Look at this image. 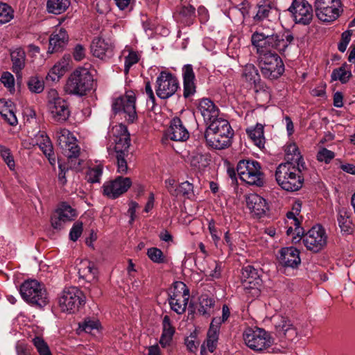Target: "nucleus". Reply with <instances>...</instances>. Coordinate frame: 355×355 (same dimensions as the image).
Listing matches in <instances>:
<instances>
[{"instance_id": "1", "label": "nucleus", "mask_w": 355, "mask_h": 355, "mask_svg": "<svg viewBox=\"0 0 355 355\" xmlns=\"http://www.w3.org/2000/svg\"><path fill=\"white\" fill-rule=\"evenodd\" d=\"M234 131L230 123L223 119L210 123L205 130L204 137L207 144L215 149H225L231 145Z\"/></svg>"}, {"instance_id": "5", "label": "nucleus", "mask_w": 355, "mask_h": 355, "mask_svg": "<svg viewBox=\"0 0 355 355\" xmlns=\"http://www.w3.org/2000/svg\"><path fill=\"white\" fill-rule=\"evenodd\" d=\"M240 179L250 185L262 187L265 174L259 162L250 159H241L236 166Z\"/></svg>"}, {"instance_id": "8", "label": "nucleus", "mask_w": 355, "mask_h": 355, "mask_svg": "<svg viewBox=\"0 0 355 355\" xmlns=\"http://www.w3.org/2000/svg\"><path fill=\"white\" fill-rule=\"evenodd\" d=\"M47 107L51 119L57 123L65 122L71 114L69 103L58 96L55 89L49 92Z\"/></svg>"}, {"instance_id": "12", "label": "nucleus", "mask_w": 355, "mask_h": 355, "mask_svg": "<svg viewBox=\"0 0 355 355\" xmlns=\"http://www.w3.org/2000/svg\"><path fill=\"white\" fill-rule=\"evenodd\" d=\"M327 235L321 225L313 227L304 235L303 242L307 250L318 252L327 245Z\"/></svg>"}, {"instance_id": "58", "label": "nucleus", "mask_w": 355, "mask_h": 355, "mask_svg": "<svg viewBox=\"0 0 355 355\" xmlns=\"http://www.w3.org/2000/svg\"><path fill=\"white\" fill-rule=\"evenodd\" d=\"M139 58L136 52L130 51L129 54L125 58V73H128L130 67L137 63Z\"/></svg>"}, {"instance_id": "45", "label": "nucleus", "mask_w": 355, "mask_h": 355, "mask_svg": "<svg viewBox=\"0 0 355 355\" xmlns=\"http://www.w3.org/2000/svg\"><path fill=\"white\" fill-rule=\"evenodd\" d=\"M27 85L31 92L36 94L41 93L44 88L43 80L37 76H31L27 82Z\"/></svg>"}, {"instance_id": "4", "label": "nucleus", "mask_w": 355, "mask_h": 355, "mask_svg": "<svg viewBox=\"0 0 355 355\" xmlns=\"http://www.w3.org/2000/svg\"><path fill=\"white\" fill-rule=\"evenodd\" d=\"M19 291L22 298L35 307L42 308L49 302L44 286L35 279L25 281L20 286Z\"/></svg>"}, {"instance_id": "46", "label": "nucleus", "mask_w": 355, "mask_h": 355, "mask_svg": "<svg viewBox=\"0 0 355 355\" xmlns=\"http://www.w3.org/2000/svg\"><path fill=\"white\" fill-rule=\"evenodd\" d=\"M147 255L154 263H163L166 262V257L162 251L157 248H150L148 249Z\"/></svg>"}, {"instance_id": "18", "label": "nucleus", "mask_w": 355, "mask_h": 355, "mask_svg": "<svg viewBox=\"0 0 355 355\" xmlns=\"http://www.w3.org/2000/svg\"><path fill=\"white\" fill-rule=\"evenodd\" d=\"M166 136L173 141H184L189 137V133L183 125L182 121L179 117H174L166 131Z\"/></svg>"}, {"instance_id": "59", "label": "nucleus", "mask_w": 355, "mask_h": 355, "mask_svg": "<svg viewBox=\"0 0 355 355\" xmlns=\"http://www.w3.org/2000/svg\"><path fill=\"white\" fill-rule=\"evenodd\" d=\"M83 232V223L77 221L76 222L69 233L70 239L73 241H76L80 236Z\"/></svg>"}, {"instance_id": "50", "label": "nucleus", "mask_w": 355, "mask_h": 355, "mask_svg": "<svg viewBox=\"0 0 355 355\" xmlns=\"http://www.w3.org/2000/svg\"><path fill=\"white\" fill-rule=\"evenodd\" d=\"M184 300L168 298V303L171 309L176 313L180 315L185 312L188 302H183Z\"/></svg>"}, {"instance_id": "47", "label": "nucleus", "mask_w": 355, "mask_h": 355, "mask_svg": "<svg viewBox=\"0 0 355 355\" xmlns=\"http://www.w3.org/2000/svg\"><path fill=\"white\" fill-rule=\"evenodd\" d=\"M0 156L2 157L10 170L15 169V164L14 158L11 154L10 150L8 148L0 145Z\"/></svg>"}, {"instance_id": "43", "label": "nucleus", "mask_w": 355, "mask_h": 355, "mask_svg": "<svg viewBox=\"0 0 355 355\" xmlns=\"http://www.w3.org/2000/svg\"><path fill=\"white\" fill-rule=\"evenodd\" d=\"M32 343L39 355H53L47 343L41 336H36L32 339Z\"/></svg>"}, {"instance_id": "11", "label": "nucleus", "mask_w": 355, "mask_h": 355, "mask_svg": "<svg viewBox=\"0 0 355 355\" xmlns=\"http://www.w3.org/2000/svg\"><path fill=\"white\" fill-rule=\"evenodd\" d=\"M288 10L295 24L306 26L313 20V8L306 0H293Z\"/></svg>"}, {"instance_id": "42", "label": "nucleus", "mask_w": 355, "mask_h": 355, "mask_svg": "<svg viewBox=\"0 0 355 355\" xmlns=\"http://www.w3.org/2000/svg\"><path fill=\"white\" fill-rule=\"evenodd\" d=\"M218 339V334L207 331V339L201 345L202 355L207 349L210 352H214L216 349L217 343Z\"/></svg>"}, {"instance_id": "29", "label": "nucleus", "mask_w": 355, "mask_h": 355, "mask_svg": "<svg viewBox=\"0 0 355 355\" xmlns=\"http://www.w3.org/2000/svg\"><path fill=\"white\" fill-rule=\"evenodd\" d=\"M246 133L253 143L259 148L265 147L264 125L257 123L254 127L246 129Z\"/></svg>"}, {"instance_id": "57", "label": "nucleus", "mask_w": 355, "mask_h": 355, "mask_svg": "<svg viewBox=\"0 0 355 355\" xmlns=\"http://www.w3.org/2000/svg\"><path fill=\"white\" fill-rule=\"evenodd\" d=\"M300 221L299 219L295 220V223H294L295 229H294V234L295 236L292 238V242L293 243H299L302 239H304V236L305 235L304 230L303 227L300 226Z\"/></svg>"}, {"instance_id": "62", "label": "nucleus", "mask_w": 355, "mask_h": 355, "mask_svg": "<svg viewBox=\"0 0 355 355\" xmlns=\"http://www.w3.org/2000/svg\"><path fill=\"white\" fill-rule=\"evenodd\" d=\"M1 82L10 90L14 89L15 79L10 72H4L1 77Z\"/></svg>"}, {"instance_id": "53", "label": "nucleus", "mask_w": 355, "mask_h": 355, "mask_svg": "<svg viewBox=\"0 0 355 355\" xmlns=\"http://www.w3.org/2000/svg\"><path fill=\"white\" fill-rule=\"evenodd\" d=\"M193 184L186 181L181 183L178 187L176 190L177 197L182 195L183 196H186L189 198V196L193 192Z\"/></svg>"}, {"instance_id": "37", "label": "nucleus", "mask_w": 355, "mask_h": 355, "mask_svg": "<svg viewBox=\"0 0 355 355\" xmlns=\"http://www.w3.org/2000/svg\"><path fill=\"white\" fill-rule=\"evenodd\" d=\"M337 220L342 232L349 234L353 232L352 223L345 209L339 211Z\"/></svg>"}, {"instance_id": "10", "label": "nucleus", "mask_w": 355, "mask_h": 355, "mask_svg": "<svg viewBox=\"0 0 355 355\" xmlns=\"http://www.w3.org/2000/svg\"><path fill=\"white\" fill-rule=\"evenodd\" d=\"M178 87V80L170 72L162 71L157 78L155 92L161 99H167L172 96Z\"/></svg>"}, {"instance_id": "2", "label": "nucleus", "mask_w": 355, "mask_h": 355, "mask_svg": "<svg viewBox=\"0 0 355 355\" xmlns=\"http://www.w3.org/2000/svg\"><path fill=\"white\" fill-rule=\"evenodd\" d=\"M302 168L288 162L280 164L275 171V179L277 184L287 191L300 190L304 183L302 175Z\"/></svg>"}, {"instance_id": "52", "label": "nucleus", "mask_w": 355, "mask_h": 355, "mask_svg": "<svg viewBox=\"0 0 355 355\" xmlns=\"http://www.w3.org/2000/svg\"><path fill=\"white\" fill-rule=\"evenodd\" d=\"M99 323L97 320L85 318L84 321L79 324V328L86 333H92L93 330L98 329Z\"/></svg>"}, {"instance_id": "28", "label": "nucleus", "mask_w": 355, "mask_h": 355, "mask_svg": "<svg viewBox=\"0 0 355 355\" xmlns=\"http://www.w3.org/2000/svg\"><path fill=\"white\" fill-rule=\"evenodd\" d=\"M175 332V329L171 324L170 317L167 315H164L162 320V334L159 340L162 347L171 345Z\"/></svg>"}, {"instance_id": "21", "label": "nucleus", "mask_w": 355, "mask_h": 355, "mask_svg": "<svg viewBox=\"0 0 355 355\" xmlns=\"http://www.w3.org/2000/svg\"><path fill=\"white\" fill-rule=\"evenodd\" d=\"M241 279L245 288L252 289H259L261 282L257 270L250 265L243 267Z\"/></svg>"}, {"instance_id": "15", "label": "nucleus", "mask_w": 355, "mask_h": 355, "mask_svg": "<svg viewBox=\"0 0 355 355\" xmlns=\"http://www.w3.org/2000/svg\"><path fill=\"white\" fill-rule=\"evenodd\" d=\"M92 55L101 60L110 58L114 55V45L110 39L95 37L90 45Z\"/></svg>"}, {"instance_id": "26", "label": "nucleus", "mask_w": 355, "mask_h": 355, "mask_svg": "<svg viewBox=\"0 0 355 355\" xmlns=\"http://www.w3.org/2000/svg\"><path fill=\"white\" fill-rule=\"evenodd\" d=\"M286 152V162L291 164L301 166L302 169L306 168L305 163L302 155H301L299 148L295 143H291L286 146L285 149Z\"/></svg>"}, {"instance_id": "49", "label": "nucleus", "mask_w": 355, "mask_h": 355, "mask_svg": "<svg viewBox=\"0 0 355 355\" xmlns=\"http://www.w3.org/2000/svg\"><path fill=\"white\" fill-rule=\"evenodd\" d=\"M1 104L7 105L8 103L0 100V105ZM0 114L10 125H15L17 123V119L15 114L11 110L8 109V107L0 110Z\"/></svg>"}, {"instance_id": "6", "label": "nucleus", "mask_w": 355, "mask_h": 355, "mask_svg": "<svg viewBox=\"0 0 355 355\" xmlns=\"http://www.w3.org/2000/svg\"><path fill=\"white\" fill-rule=\"evenodd\" d=\"M270 321L274 324L276 333L268 332V354H273V351L269 350V346L276 343L277 338L285 337L288 339L293 340L297 336L296 329L288 319L281 316H272ZM274 349L272 348V350Z\"/></svg>"}, {"instance_id": "35", "label": "nucleus", "mask_w": 355, "mask_h": 355, "mask_svg": "<svg viewBox=\"0 0 355 355\" xmlns=\"http://www.w3.org/2000/svg\"><path fill=\"white\" fill-rule=\"evenodd\" d=\"M69 6V0H48L46 8L49 12L60 15L64 12Z\"/></svg>"}, {"instance_id": "7", "label": "nucleus", "mask_w": 355, "mask_h": 355, "mask_svg": "<svg viewBox=\"0 0 355 355\" xmlns=\"http://www.w3.org/2000/svg\"><path fill=\"white\" fill-rule=\"evenodd\" d=\"M85 303L83 293L77 287L65 288L58 298V304L62 312L74 313Z\"/></svg>"}, {"instance_id": "39", "label": "nucleus", "mask_w": 355, "mask_h": 355, "mask_svg": "<svg viewBox=\"0 0 355 355\" xmlns=\"http://www.w3.org/2000/svg\"><path fill=\"white\" fill-rule=\"evenodd\" d=\"M37 143L43 153L48 157L49 160L51 161V156L54 155V153L53 145L49 137L42 133L37 137Z\"/></svg>"}, {"instance_id": "41", "label": "nucleus", "mask_w": 355, "mask_h": 355, "mask_svg": "<svg viewBox=\"0 0 355 355\" xmlns=\"http://www.w3.org/2000/svg\"><path fill=\"white\" fill-rule=\"evenodd\" d=\"M56 213L59 214L66 223L73 220L76 215V210L66 202H63L60 205L56 210Z\"/></svg>"}, {"instance_id": "32", "label": "nucleus", "mask_w": 355, "mask_h": 355, "mask_svg": "<svg viewBox=\"0 0 355 355\" xmlns=\"http://www.w3.org/2000/svg\"><path fill=\"white\" fill-rule=\"evenodd\" d=\"M176 20L189 26L195 17V8L191 5L182 6L175 13Z\"/></svg>"}, {"instance_id": "36", "label": "nucleus", "mask_w": 355, "mask_h": 355, "mask_svg": "<svg viewBox=\"0 0 355 355\" xmlns=\"http://www.w3.org/2000/svg\"><path fill=\"white\" fill-rule=\"evenodd\" d=\"M199 304L198 312L202 315L209 316L211 315V309L214 306L215 300L207 294H202L199 297Z\"/></svg>"}, {"instance_id": "23", "label": "nucleus", "mask_w": 355, "mask_h": 355, "mask_svg": "<svg viewBox=\"0 0 355 355\" xmlns=\"http://www.w3.org/2000/svg\"><path fill=\"white\" fill-rule=\"evenodd\" d=\"M284 71V64L281 58L275 53L268 51V78L276 79Z\"/></svg>"}, {"instance_id": "44", "label": "nucleus", "mask_w": 355, "mask_h": 355, "mask_svg": "<svg viewBox=\"0 0 355 355\" xmlns=\"http://www.w3.org/2000/svg\"><path fill=\"white\" fill-rule=\"evenodd\" d=\"M14 17L12 8L7 3L0 2V24L9 22Z\"/></svg>"}, {"instance_id": "9", "label": "nucleus", "mask_w": 355, "mask_h": 355, "mask_svg": "<svg viewBox=\"0 0 355 355\" xmlns=\"http://www.w3.org/2000/svg\"><path fill=\"white\" fill-rule=\"evenodd\" d=\"M136 96L132 91L127 92L124 96L118 97L112 103V110L115 114L123 112L126 114V120L133 123L137 119L136 112Z\"/></svg>"}, {"instance_id": "33", "label": "nucleus", "mask_w": 355, "mask_h": 355, "mask_svg": "<svg viewBox=\"0 0 355 355\" xmlns=\"http://www.w3.org/2000/svg\"><path fill=\"white\" fill-rule=\"evenodd\" d=\"M349 66L347 63H344L341 67L334 69L331 73V81L339 80L341 83L345 84L349 82L352 77Z\"/></svg>"}, {"instance_id": "24", "label": "nucleus", "mask_w": 355, "mask_h": 355, "mask_svg": "<svg viewBox=\"0 0 355 355\" xmlns=\"http://www.w3.org/2000/svg\"><path fill=\"white\" fill-rule=\"evenodd\" d=\"M198 110L205 121L211 123L212 121L219 119L218 118L219 110L216 105L209 98L202 99L198 105Z\"/></svg>"}, {"instance_id": "19", "label": "nucleus", "mask_w": 355, "mask_h": 355, "mask_svg": "<svg viewBox=\"0 0 355 355\" xmlns=\"http://www.w3.org/2000/svg\"><path fill=\"white\" fill-rule=\"evenodd\" d=\"M69 42V36L65 29L61 28L54 31L50 36L49 53H53L63 51Z\"/></svg>"}, {"instance_id": "30", "label": "nucleus", "mask_w": 355, "mask_h": 355, "mask_svg": "<svg viewBox=\"0 0 355 355\" xmlns=\"http://www.w3.org/2000/svg\"><path fill=\"white\" fill-rule=\"evenodd\" d=\"M340 6H331L325 8H315L317 17L324 22H330L336 19L339 15V8Z\"/></svg>"}, {"instance_id": "60", "label": "nucleus", "mask_w": 355, "mask_h": 355, "mask_svg": "<svg viewBox=\"0 0 355 355\" xmlns=\"http://www.w3.org/2000/svg\"><path fill=\"white\" fill-rule=\"evenodd\" d=\"M284 35L280 36L277 34L268 35V46H271L275 49H279L281 46V44L284 43Z\"/></svg>"}, {"instance_id": "38", "label": "nucleus", "mask_w": 355, "mask_h": 355, "mask_svg": "<svg viewBox=\"0 0 355 355\" xmlns=\"http://www.w3.org/2000/svg\"><path fill=\"white\" fill-rule=\"evenodd\" d=\"M57 142L58 146L62 149L69 146L71 141H77L75 137L67 129L63 128L56 132Z\"/></svg>"}, {"instance_id": "48", "label": "nucleus", "mask_w": 355, "mask_h": 355, "mask_svg": "<svg viewBox=\"0 0 355 355\" xmlns=\"http://www.w3.org/2000/svg\"><path fill=\"white\" fill-rule=\"evenodd\" d=\"M102 173L103 166L101 165L90 168L87 173V181L90 183L99 182Z\"/></svg>"}, {"instance_id": "34", "label": "nucleus", "mask_w": 355, "mask_h": 355, "mask_svg": "<svg viewBox=\"0 0 355 355\" xmlns=\"http://www.w3.org/2000/svg\"><path fill=\"white\" fill-rule=\"evenodd\" d=\"M209 161L207 154L193 153L190 158V164L193 168L202 171L209 164Z\"/></svg>"}, {"instance_id": "17", "label": "nucleus", "mask_w": 355, "mask_h": 355, "mask_svg": "<svg viewBox=\"0 0 355 355\" xmlns=\"http://www.w3.org/2000/svg\"><path fill=\"white\" fill-rule=\"evenodd\" d=\"M277 259L284 267L296 268L301 263L300 251L294 247L282 248Z\"/></svg>"}, {"instance_id": "14", "label": "nucleus", "mask_w": 355, "mask_h": 355, "mask_svg": "<svg viewBox=\"0 0 355 355\" xmlns=\"http://www.w3.org/2000/svg\"><path fill=\"white\" fill-rule=\"evenodd\" d=\"M243 340L248 347L254 351L261 352L266 346V332L263 329H248L243 332Z\"/></svg>"}, {"instance_id": "25", "label": "nucleus", "mask_w": 355, "mask_h": 355, "mask_svg": "<svg viewBox=\"0 0 355 355\" xmlns=\"http://www.w3.org/2000/svg\"><path fill=\"white\" fill-rule=\"evenodd\" d=\"M98 268L95 263L87 260H82L78 266V274L80 278L88 282L97 279Z\"/></svg>"}, {"instance_id": "63", "label": "nucleus", "mask_w": 355, "mask_h": 355, "mask_svg": "<svg viewBox=\"0 0 355 355\" xmlns=\"http://www.w3.org/2000/svg\"><path fill=\"white\" fill-rule=\"evenodd\" d=\"M340 6V0H315L314 7L315 8Z\"/></svg>"}, {"instance_id": "56", "label": "nucleus", "mask_w": 355, "mask_h": 355, "mask_svg": "<svg viewBox=\"0 0 355 355\" xmlns=\"http://www.w3.org/2000/svg\"><path fill=\"white\" fill-rule=\"evenodd\" d=\"M334 157V153L325 148H322L317 154L318 160L319 162H324L327 164L329 163Z\"/></svg>"}, {"instance_id": "16", "label": "nucleus", "mask_w": 355, "mask_h": 355, "mask_svg": "<svg viewBox=\"0 0 355 355\" xmlns=\"http://www.w3.org/2000/svg\"><path fill=\"white\" fill-rule=\"evenodd\" d=\"M251 42L258 54V65L263 76L266 75V36L255 32L252 35Z\"/></svg>"}, {"instance_id": "40", "label": "nucleus", "mask_w": 355, "mask_h": 355, "mask_svg": "<svg viewBox=\"0 0 355 355\" xmlns=\"http://www.w3.org/2000/svg\"><path fill=\"white\" fill-rule=\"evenodd\" d=\"M67 71V67L62 63L55 64L48 73L46 79L47 81L57 82L64 76Z\"/></svg>"}, {"instance_id": "51", "label": "nucleus", "mask_w": 355, "mask_h": 355, "mask_svg": "<svg viewBox=\"0 0 355 355\" xmlns=\"http://www.w3.org/2000/svg\"><path fill=\"white\" fill-rule=\"evenodd\" d=\"M76 142L77 141H71L69 146L66 147V148H62L67 159L78 158L80 153V148Z\"/></svg>"}, {"instance_id": "55", "label": "nucleus", "mask_w": 355, "mask_h": 355, "mask_svg": "<svg viewBox=\"0 0 355 355\" xmlns=\"http://www.w3.org/2000/svg\"><path fill=\"white\" fill-rule=\"evenodd\" d=\"M353 31L352 30H347L341 34V39L338 44V49L340 52H345L348 44L350 42L351 37Z\"/></svg>"}, {"instance_id": "20", "label": "nucleus", "mask_w": 355, "mask_h": 355, "mask_svg": "<svg viewBox=\"0 0 355 355\" xmlns=\"http://www.w3.org/2000/svg\"><path fill=\"white\" fill-rule=\"evenodd\" d=\"M183 77V96L187 98L193 96L196 92V86L195 84V73L193 66L191 64H185L182 68Z\"/></svg>"}, {"instance_id": "27", "label": "nucleus", "mask_w": 355, "mask_h": 355, "mask_svg": "<svg viewBox=\"0 0 355 355\" xmlns=\"http://www.w3.org/2000/svg\"><path fill=\"white\" fill-rule=\"evenodd\" d=\"M10 58L12 63V71L17 77H21V71L25 67L26 53L21 48H17L10 51Z\"/></svg>"}, {"instance_id": "61", "label": "nucleus", "mask_w": 355, "mask_h": 355, "mask_svg": "<svg viewBox=\"0 0 355 355\" xmlns=\"http://www.w3.org/2000/svg\"><path fill=\"white\" fill-rule=\"evenodd\" d=\"M183 293H189V289L182 282H175L173 283V291L169 295H180Z\"/></svg>"}, {"instance_id": "31", "label": "nucleus", "mask_w": 355, "mask_h": 355, "mask_svg": "<svg viewBox=\"0 0 355 355\" xmlns=\"http://www.w3.org/2000/svg\"><path fill=\"white\" fill-rule=\"evenodd\" d=\"M120 128L123 132L115 140L114 150L116 154L128 153V149L130 146V134L125 126L121 125Z\"/></svg>"}, {"instance_id": "64", "label": "nucleus", "mask_w": 355, "mask_h": 355, "mask_svg": "<svg viewBox=\"0 0 355 355\" xmlns=\"http://www.w3.org/2000/svg\"><path fill=\"white\" fill-rule=\"evenodd\" d=\"M51 226L54 229L58 230H62L66 223V221L62 218L59 214H57L56 212L51 216Z\"/></svg>"}, {"instance_id": "54", "label": "nucleus", "mask_w": 355, "mask_h": 355, "mask_svg": "<svg viewBox=\"0 0 355 355\" xmlns=\"http://www.w3.org/2000/svg\"><path fill=\"white\" fill-rule=\"evenodd\" d=\"M128 155V153L116 154V164H117V171L120 173L124 174L128 171V164L125 157Z\"/></svg>"}, {"instance_id": "3", "label": "nucleus", "mask_w": 355, "mask_h": 355, "mask_svg": "<svg viewBox=\"0 0 355 355\" xmlns=\"http://www.w3.org/2000/svg\"><path fill=\"white\" fill-rule=\"evenodd\" d=\"M94 78L88 69L79 67L69 76L64 90L69 94L85 96L94 87Z\"/></svg>"}, {"instance_id": "22", "label": "nucleus", "mask_w": 355, "mask_h": 355, "mask_svg": "<svg viewBox=\"0 0 355 355\" xmlns=\"http://www.w3.org/2000/svg\"><path fill=\"white\" fill-rule=\"evenodd\" d=\"M247 207L257 218L266 215V200L258 194L252 193L246 197Z\"/></svg>"}, {"instance_id": "13", "label": "nucleus", "mask_w": 355, "mask_h": 355, "mask_svg": "<svg viewBox=\"0 0 355 355\" xmlns=\"http://www.w3.org/2000/svg\"><path fill=\"white\" fill-rule=\"evenodd\" d=\"M132 184L130 178L117 177L115 180L105 182L103 186V195L115 199L128 191Z\"/></svg>"}]
</instances>
